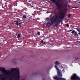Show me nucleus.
Listing matches in <instances>:
<instances>
[{"mask_svg": "<svg viewBox=\"0 0 80 80\" xmlns=\"http://www.w3.org/2000/svg\"><path fill=\"white\" fill-rule=\"evenodd\" d=\"M55 64L56 65L55 66V67L56 68V70H58V67H57V65H58L60 63H59V62L58 61H57L55 62Z\"/></svg>", "mask_w": 80, "mask_h": 80, "instance_id": "20e7f679", "label": "nucleus"}, {"mask_svg": "<svg viewBox=\"0 0 80 80\" xmlns=\"http://www.w3.org/2000/svg\"><path fill=\"white\" fill-rule=\"evenodd\" d=\"M41 43H43V44H45V43H43V40H41L40 42Z\"/></svg>", "mask_w": 80, "mask_h": 80, "instance_id": "f8f14e48", "label": "nucleus"}, {"mask_svg": "<svg viewBox=\"0 0 80 80\" xmlns=\"http://www.w3.org/2000/svg\"><path fill=\"white\" fill-rule=\"evenodd\" d=\"M34 14H35V15H37V11H35L34 12Z\"/></svg>", "mask_w": 80, "mask_h": 80, "instance_id": "ddd939ff", "label": "nucleus"}, {"mask_svg": "<svg viewBox=\"0 0 80 80\" xmlns=\"http://www.w3.org/2000/svg\"><path fill=\"white\" fill-rule=\"evenodd\" d=\"M51 1L53 2V3L54 5H55L57 7L58 10H62L63 8V6H62V4L58 2H56L55 0H50Z\"/></svg>", "mask_w": 80, "mask_h": 80, "instance_id": "f03ea898", "label": "nucleus"}, {"mask_svg": "<svg viewBox=\"0 0 80 80\" xmlns=\"http://www.w3.org/2000/svg\"><path fill=\"white\" fill-rule=\"evenodd\" d=\"M57 15L56 16V17H57Z\"/></svg>", "mask_w": 80, "mask_h": 80, "instance_id": "bb28decb", "label": "nucleus"}, {"mask_svg": "<svg viewBox=\"0 0 80 80\" xmlns=\"http://www.w3.org/2000/svg\"><path fill=\"white\" fill-rule=\"evenodd\" d=\"M8 7H13V5H12V4H9L8 5Z\"/></svg>", "mask_w": 80, "mask_h": 80, "instance_id": "1a4fd4ad", "label": "nucleus"}, {"mask_svg": "<svg viewBox=\"0 0 80 80\" xmlns=\"http://www.w3.org/2000/svg\"><path fill=\"white\" fill-rule=\"evenodd\" d=\"M71 33H77V32H76L74 30H73V31L72 32H71Z\"/></svg>", "mask_w": 80, "mask_h": 80, "instance_id": "0eeeda50", "label": "nucleus"}, {"mask_svg": "<svg viewBox=\"0 0 80 80\" xmlns=\"http://www.w3.org/2000/svg\"><path fill=\"white\" fill-rule=\"evenodd\" d=\"M69 0V1H70V0Z\"/></svg>", "mask_w": 80, "mask_h": 80, "instance_id": "2f4dec72", "label": "nucleus"}, {"mask_svg": "<svg viewBox=\"0 0 80 80\" xmlns=\"http://www.w3.org/2000/svg\"><path fill=\"white\" fill-rule=\"evenodd\" d=\"M79 43H80V41H79Z\"/></svg>", "mask_w": 80, "mask_h": 80, "instance_id": "c85d7f7f", "label": "nucleus"}, {"mask_svg": "<svg viewBox=\"0 0 80 80\" xmlns=\"http://www.w3.org/2000/svg\"><path fill=\"white\" fill-rule=\"evenodd\" d=\"M64 6H65V7H67V5L66 4H64Z\"/></svg>", "mask_w": 80, "mask_h": 80, "instance_id": "5701e85b", "label": "nucleus"}, {"mask_svg": "<svg viewBox=\"0 0 80 80\" xmlns=\"http://www.w3.org/2000/svg\"><path fill=\"white\" fill-rule=\"evenodd\" d=\"M21 24H22V23H19V26H20V27H22V26L21 25Z\"/></svg>", "mask_w": 80, "mask_h": 80, "instance_id": "f3484780", "label": "nucleus"}, {"mask_svg": "<svg viewBox=\"0 0 80 80\" xmlns=\"http://www.w3.org/2000/svg\"><path fill=\"white\" fill-rule=\"evenodd\" d=\"M69 24H68L67 23L66 24V27H69Z\"/></svg>", "mask_w": 80, "mask_h": 80, "instance_id": "2eb2a0df", "label": "nucleus"}, {"mask_svg": "<svg viewBox=\"0 0 80 80\" xmlns=\"http://www.w3.org/2000/svg\"><path fill=\"white\" fill-rule=\"evenodd\" d=\"M32 15H33V17H35V14H32Z\"/></svg>", "mask_w": 80, "mask_h": 80, "instance_id": "b1692460", "label": "nucleus"}, {"mask_svg": "<svg viewBox=\"0 0 80 80\" xmlns=\"http://www.w3.org/2000/svg\"><path fill=\"white\" fill-rule=\"evenodd\" d=\"M78 34H79V35H80V32L78 33Z\"/></svg>", "mask_w": 80, "mask_h": 80, "instance_id": "a878e982", "label": "nucleus"}, {"mask_svg": "<svg viewBox=\"0 0 80 80\" xmlns=\"http://www.w3.org/2000/svg\"><path fill=\"white\" fill-rule=\"evenodd\" d=\"M58 76H59V77H62V74L60 72H58Z\"/></svg>", "mask_w": 80, "mask_h": 80, "instance_id": "423d86ee", "label": "nucleus"}, {"mask_svg": "<svg viewBox=\"0 0 80 80\" xmlns=\"http://www.w3.org/2000/svg\"><path fill=\"white\" fill-rule=\"evenodd\" d=\"M72 30H70V32H72Z\"/></svg>", "mask_w": 80, "mask_h": 80, "instance_id": "393cba45", "label": "nucleus"}, {"mask_svg": "<svg viewBox=\"0 0 80 80\" xmlns=\"http://www.w3.org/2000/svg\"><path fill=\"white\" fill-rule=\"evenodd\" d=\"M54 13V12H52V14H51V15L49 17H52V14H53Z\"/></svg>", "mask_w": 80, "mask_h": 80, "instance_id": "4468645a", "label": "nucleus"}, {"mask_svg": "<svg viewBox=\"0 0 80 80\" xmlns=\"http://www.w3.org/2000/svg\"><path fill=\"white\" fill-rule=\"evenodd\" d=\"M43 80H45V79H43Z\"/></svg>", "mask_w": 80, "mask_h": 80, "instance_id": "7c9ffc66", "label": "nucleus"}, {"mask_svg": "<svg viewBox=\"0 0 80 80\" xmlns=\"http://www.w3.org/2000/svg\"><path fill=\"white\" fill-rule=\"evenodd\" d=\"M23 18L25 19L27 17H26V16L25 15H24L23 16Z\"/></svg>", "mask_w": 80, "mask_h": 80, "instance_id": "9b49d317", "label": "nucleus"}, {"mask_svg": "<svg viewBox=\"0 0 80 80\" xmlns=\"http://www.w3.org/2000/svg\"><path fill=\"white\" fill-rule=\"evenodd\" d=\"M53 78L55 80H66V79L62 77H58V75H55L53 76Z\"/></svg>", "mask_w": 80, "mask_h": 80, "instance_id": "7ed1b4c3", "label": "nucleus"}, {"mask_svg": "<svg viewBox=\"0 0 80 80\" xmlns=\"http://www.w3.org/2000/svg\"><path fill=\"white\" fill-rule=\"evenodd\" d=\"M61 13L62 14H61V16H59V18H58V20H57V18H56L55 19L54 18V17L53 16L51 17L50 18H49L48 17L46 19V20L47 22H48L47 23V25L50 26V25H53V23H55V25H53V27L55 26H58V22H62V20L64 19L65 17V15L64 13H63L62 11H61Z\"/></svg>", "mask_w": 80, "mask_h": 80, "instance_id": "f257e3e1", "label": "nucleus"}, {"mask_svg": "<svg viewBox=\"0 0 80 80\" xmlns=\"http://www.w3.org/2000/svg\"><path fill=\"white\" fill-rule=\"evenodd\" d=\"M73 8H78V6H75L73 7Z\"/></svg>", "mask_w": 80, "mask_h": 80, "instance_id": "6e6552de", "label": "nucleus"}, {"mask_svg": "<svg viewBox=\"0 0 80 80\" xmlns=\"http://www.w3.org/2000/svg\"><path fill=\"white\" fill-rule=\"evenodd\" d=\"M78 35V34L77 33H75L74 34V35H76V36H77V35Z\"/></svg>", "mask_w": 80, "mask_h": 80, "instance_id": "4be33fe9", "label": "nucleus"}, {"mask_svg": "<svg viewBox=\"0 0 80 80\" xmlns=\"http://www.w3.org/2000/svg\"><path fill=\"white\" fill-rule=\"evenodd\" d=\"M14 65H16L17 64V62H15L13 63Z\"/></svg>", "mask_w": 80, "mask_h": 80, "instance_id": "6ab92c4d", "label": "nucleus"}, {"mask_svg": "<svg viewBox=\"0 0 80 80\" xmlns=\"http://www.w3.org/2000/svg\"><path fill=\"white\" fill-rule=\"evenodd\" d=\"M75 58V59H77V58Z\"/></svg>", "mask_w": 80, "mask_h": 80, "instance_id": "cd10ccee", "label": "nucleus"}, {"mask_svg": "<svg viewBox=\"0 0 80 80\" xmlns=\"http://www.w3.org/2000/svg\"><path fill=\"white\" fill-rule=\"evenodd\" d=\"M11 80H12V79H11Z\"/></svg>", "mask_w": 80, "mask_h": 80, "instance_id": "72a5a7b5", "label": "nucleus"}, {"mask_svg": "<svg viewBox=\"0 0 80 80\" xmlns=\"http://www.w3.org/2000/svg\"><path fill=\"white\" fill-rule=\"evenodd\" d=\"M72 63H73V62H72Z\"/></svg>", "mask_w": 80, "mask_h": 80, "instance_id": "473e14b6", "label": "nucleus"}, {"mask_svg": "<svg viewBox=\"0 0 80 80\" xmlns=\"http://www.w3.org/2000/svg\"><path fill=\"white\" fill-rule=\"evenodd\" d=\"M71 17V15H70V14H69L68 15V17H69V18H70Z\"/></svg>", "mask_w": 80, "mask_h": 80, "instance_id": "aec40b11", "label": "nucleus"}, {"mask_svg": "<svg viewBox=\"0 0 80 80\" xmlns=\"http://www.w3.org/2000/svg\"><path fill=\"white\" fill-rule=\"evenodd\" d=\"M37 13H38V14H40V11H38Z\"/></svg>", "mask_w": 80, "mask_h": 80, "instance_id": "dca6fc26", "label": "nucleus"}, {"mask_svg": "<svg viewBox=\"0 0 80 80\" xmlns=\"http://www.w3.org/2000/svg\"><path fill=\"white\" fill-rule=\"evenodd\" d=\"M1 48V47L0 46V48Z\"/></svg>", "mask_w": 80, "mask_h": 80, "instance_id": "c756f323", "label": "nucleus"}, {"mask_svg": "<svg viewBox=\"0 0 80 80\" xmlns=\"http://www.w3.org/2000/svg\"><path fill=\"white\" fill-rule=\"evenodd\" d=\"M38 35H40V32H38Z\"/></svg>", "mask_w": 80, "mask_h": 80, "instance_id": "a211bd4d", "label": "nucleus"}, {"mask_svg": "<svg viewBox=\"0 0 80 80\" xmlns=\"http://www.w3.org/2000/svg\"><path fill=\"white\" fill-rule=\"evenodd\" d=\"M14 23L16 25H17V26H18V25H19V23H18V21H15Z\"/></svg>", "mask_w": 80, "mask_h": 80, "instance_id": "39448f33", "label": "nucleus"}, {"mask_svg": "<svg viewBox=\"0 0 80 80\" xmlns=\"http://www.w3.org/2000/svg\"><path fill=\"white\" fill-rule=\"evenodd\" d=\"M18 38H20V34H18Z\"/></svg>", "mask_w": 80, "mask_h": 80, "instance_id": "9d476101", "label": "nucleus"}, {"mask_svg": "<svg viewBox=\"0 0 80 80\" xmlns=\"http://www.w3.org/2000/svg\"><path fill=\"white\" fill-rule=\"evenodd\" d=\"M77 30H78V31L79 32V33L80 32V29H78Z\"/></svg>", "mask_w": 80, "mask_h": 80, "instance_id": "412c9836", "label": "nucleus"}]
</instances>
